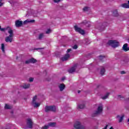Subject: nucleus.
Returning a JSON list of instances; mask_svg holds the SVG:
<instances>
[{
  "instance_id": "1",
  "label": "nucleus",
  "mask_w": 129,
  "mask_h": 129,
  "mask_svg": "<svg viewBox=\"0 0 129 129\" xmlns=\"http://www.w3.org/2000/svg\"><path fill=\"white\" fill-rule=\"evenodd\" d=\"M29 23H35V20L27 19L23 22L22 21H21V20H17L15 21V26L16 28H20L23 26V25H27V24H29Z\"/></svg>"
},
{
  "instance_id": "2",
  "label": "nucleus",
  "mask_w": 129,
  "mask_h": 129,
  "mask_svg": "<svg viewBox=\"0 0 129 129\" xmlns=\"http://www.w3.org/2000/svg\"><path fill=\"white\" fill-rule=\"evenodd\" d=\"M8 33L10 35L5 38V41L7 43H9V42L12 43L14 37V31L12 29H9L8 30Z\"/></svg>"
},
{
  "instance_id": "3",
  "label": "nucleus",
  "mask_w": 129,
  "mask_h": 129,
  "mask_svg": "<svg viewBox=\"0 0 129 129\" xmlns=\"http://www.w3.org/2000/svg\"><path fill=\"white\" fill-rule=\"evenodd\" d=\"M103 110V107L102 105H101L98 107L97 110L95 111V112L92 114V116L93 117L95 116H98V115L101 114L102 113V111Z\"/></svg>"
},
{
  "instance_id": "4",
  "label": "nucleus",
  "mask_w": 129,
  "mask_h": 129,
  "mask_svg": "<svg viewBox=\"0 0 129 129\" xmlns=\"http://www.w3.org/2000/svg\"><path fill=\"white\" fill-rule=\"evenodd\" d=\"M31 104L34 107L36 108H37V107H39V106L41 105V103H39V99L37 97L33 98Z\"/></svg>"
},
{
  "instance_id": "5",
  "label": "nucleus",
  "mask_w": 129,
  "mask_h": 129,
  "mask_svg": "<svg viewBox=\"0 0 129 129\" xmlns=\"http://www.w3.org/2000/svg\"><path fill=\"white\" fill-rule=\"evenodd\" d=\"M107 44L109 46H111L112 48H116L119 46V43L116 40H109Z\"/></svg>"
},
{
  "instance_id": "6",
  "label": "nucleus",
  "mask_w": 129,
  "mask_h": 129,
  "mask_svg": "<svg viewBox=\"0 0 129 129\" xmlns=\"http://www.w3.org/2000/svg\"><path fill=\"white\" fill-rule=\"evenodd\" d=\"M45 111V112H49V111L55 112L56 111V107L55 106H46Z\"/></svg>"
},
{
  "instance_id": "7",
  "label": "nucleus",
  "mask_w": 129,
  "mask_h": 129,
  "mask_svg": "<svg viewBox=\"0 0 129 129\" xmlns=\"http://www.w3.org/2000/svg\"><path fill=\"white\" fill-rule=\"evenodd\" d=\"M34 124V123L33 122V120H32V119L29 118L27 119L26 120V127L27 128H33V125Z\"/></svg>"
},
{
  "instance_id": "8",
  "label": "nucleus",
  "mask_w": 129,
  "mask_h": 129,
  "mask_svg": "<svg viewBox=\"0 0 129 129\" xmlns=\"http://www.w3.org/2000/svg\"><path fill=\"white\" fill-rule=\"evenodd\" d=\"M74 29L76 32L79 33V34H81V35H84V34H85L84 30L82 29L81 28L78 27L77 25L74 26Z\"/></svg>"
},
{
  "instance_id": "9",
  "label": "nucleus",
  "mask_w": 129,
  "mask_h": 129,
  "mask_svg": "<svg viewBox=\"0 0 129 129\" xmlns=\"http://www.w3.org/2000/svg\"><path fill=\"white\" fill-rule=\"evenodd\" d=\"M77 69V64H74L71 69L68 70V72L70 73H73L75 72V71Z\"/></svg>"
},
{
  "instance_id": "10",
  "label": "nucleus",
  "mask_w": 129,
  "mask_h": 129,
  "mask_svg": "<svg viewBox=\"0 0 129 129\" xmlns=\"http://www.w3.org/2000/svg\"><path fill=\"white\" fill-rule=\"evenodd\" d=\"M69 58H70V54L67 53L63 57L60 58V60L64 62V61H67Z\"/></svg>"
},
{
  "instance_id": "11",
  "label": "nucleus",
  "mask_w": 129,
  "mask_h": 129,
  "mask_svg": "<svg viewBox=\"0 0 129 129\" xmlns=\"http://www.w3.org/2000/svg\"><path fill=\"white\" fill-rule=\"evenodd\" d=\"M82 125V124H81V123L79 121H76L74 125V126L75 127V128L76 129H80V127H81V126Z\"/></svg>"
},
{
  "instance_id": "12",
  "label": "nucleus",
  "mask_w": 129,
  "mask_h": 129,
  "mask_svg": "<svg viewBox=\"0 0 129 129\" xmlns=\"http://www.w3.org/2000/svg\"><path fill=\"white\" fill-rule=\"evenodd\" d=\"M107 23L104 22L101 25V27L100 28H98V29L100 31H103L105 27H107Z\"/></svg>"
},
{
  "instance_id": "13",
  "label": "nucleus",
  "mask_w": 129,
  "mask_h": 129,
  "mask_svg": "<svg viewBox=\"0 0 129 129\" xmlns=\"http://www.w3.org/2000/svg\"><path fill=\"white\" fill-rule=\"evenodd\" d=\"M100 68H101V70H100V73L101 75H102V76H103V75H104V74L105 73V67L102 66H101Z\"/></svg>"
},
{
  "instance_id": "14",
  "label": "nucleus",
  "mask_w": 129,
  "mask_h": 129,
  "mask_svg": "<svg viewBox=\"0 0 129 129\" xmlns=\"http://www.w3.org/2000/svg\"><path fill=\"white\" fill-rule=\"evenodd\" d=\"M66 87V86H65V85L64 84H60L59 86H58V88H59V90L60 91H63V90H64V89H65V88Z\"/></svg>"
},
{
  "instance_id": "15",
  "label": "nucleus",
  "mask_w": 129,
  "mask_h": 129,
  "mask_svg": "<svg viewBox=\"0 0 129 129\" xmlns=\"http://www.w3.org/2000/svg\"><path fill=\"white\" fill-rule=\"evenodd\" d=\"M122 50L124 51V52H127L129 51V47H127V44L125 43L123 45Z\"/></svg>"
},
{
  "instance_id": "16",
  "label": "nucleus",
  "mask_w": 129,
  "mask_h": 129,
  "mask_svg": "<svg viewBox=\"0 0 129 129\" xmlns=\"http://www.w3.org/2000/svg\"><path fill=\"white\" fill-rule=\"evenodd\" d=\"M121 7L124 9H129V1H128V4L124 3L121 5Z\"/></svg>"
},
{
  "instance_id": "17",
  "label": "nucleus",
  "mask_w": 129,
  "mask_h": 129,
  "mask_svg": "<svg viewBox=\"0 0 129 129\" xmlns=\"http://www.w3.org/2000/svg\"><path fill=\"white\" fill-rule=\"evenodd\" d=\"M48 127L51 126L52 127H55V126H56V122H49L48 124Z\"/></svg>"
},
{
  "instance_id": "18",
  "label": "nucleus",
  "mask_w": 129,
  "mask_h": 129,
  "mask_svg": "<svg viewBox=\"0 0 129 129\" xmlns=\"http://www.w3.org/2000/svg\"><path fill=\"white\" fill-rule=\"evenodd\" d=\"M85 107V105L82 104H78V109H83Z\"/></svg>"
},
{
  "instance_id": "19",
  "label": "nucleus",
  "mask_w": 129,
  "mask_h": 129,
  "mask_svg": "<svg viewBox=\"0 0 129 129\" xmlns=\"http://www.w3.org/2000/svg\"><path fill=\"white\" fill-rule=\"evenodd\" d=\"M30 60V63H32V64H34L35 63H37V59L34 58H31L29 59Z\"/></svg>"
},
{
  "instance_id": "20",
  "label": "nucleus",
  "mask_w": 129,
  "mask_h": 129,
  "mask_svg": "<svg viewBox=\"0 0 129 129\" xmlns=\"http://www.w3.org/2000/svg\"><path fill=\"white\" fill-rule=\"evenodd\" d=\"M113 17H118V13L117 12V10H114L113 12Z\"/></svg>"
},
{
  "instance_id": "21",
  "label": "nucleus",
  "mask_w": 129,
  "mask_h": 129,
  "mask_svg": "<svg viewBox=\"0 0 129 129\" xmlns=\"http://www.w3.org/2000/svg\"><path fill=\"white\" fill-rule=\"evenodd\" d=\"M1 50H2V51L4 53H6V50H5V44L2 43L1 44Z\"/></svg>"
},
{
  "instance_id": "22",
  "label": "nucleus",
  "mask_w": 129,
  "mask_h": 129,
  "mask_svg": "<svg viewBox=\"0 0 129 129\" xmlns=\"http://www.w3.org/2000/svg\"><path fill=\"white\" fill-rule=\"evenodd\" d=\"M5 109H12V106L9 105L8 104H5Z\"/></svg>"
},
{
  "instance_id": "23",
  "label": "nucleus",
  "mask_w": 129,
  "mask_h": 129,
  "mask_svg": "<svg viewBox=\"0 0 129 129\" xmlns=\"http://www.w3.org/2000/svg\"><path fill=\"white\" fill-rule=\"evenodd\" d=\"M44 37V33H40L38 36V40H42Z\"/></svg>"
},
{
  "instance_id": "24",
  "label": "nucleus",
  "mask_w": 129,
  "mask_h": 129,
  "mask_svg": "<svg viewBox=\"0 0 129 129\" xmlns=\"http://www.w3.org/2000/svg\"><path fill=\"white\" fill-rule=\"evenodd\" d=\"M104 58H105V56L100 55L98 56V59L100 61H103Z\"/></svg>"
},
{
  "instance_id": "25",
  "label": "nucleus",
  "mask_w": 129,
  "mask_h": 129,
  "mask_svg": "<svg viewBox=\"0 0 129 129\" xmlns=\"http://www.w3.org/2000/svg\"><path fill=\"white\" fill-rule=\"evenodd\" d=\"M22 87L23 88H24V89H27L30 87V84H25Z\"/></svg>"
},
{
  "instance_id": "26",
  "label": "nucleus",
  "mask_w": 129,
  "mask_h": 129,
  "mask_svg": "<svg viewBox=\"0 0 129 129\" xmlns=\"http://www.w3.org/2000/svg\"><path fill=\"white\" fill-rule=\"evenodd\" d=\"M89 8L87 7H85L83 8V12H88V11L89 10Z\"/></svg>"
},
{
  "instance_id": "27",
  "label": "nucleus",
  "mask_w": 129,
  "mask_h": 129,
  "mask_svg": "<svg viewBox=\"0 0 129 129\" xmlns=\"http://www.w3.org/2000/svg\"><path fill=\"white\" fill-rule=\"evenodd\" d=\"M123 117H124V115H122L120 117L119 119V122H121L122 120H123Z\"/></svg>"
},
{
  "instance_id": "28",
  "label": "nucleus",
  "mask_w": 129,
  "mask_h": 129,
  "mask_svg": "<svg viewBox=\"0 0 129 129\" xmlns=\"http://www.w3.org/2000/svg\"><path fill=\"white\" fill-rule=\"evenodd\" d=\"M109 95H110V93L107 92L106 93V94L105 95V96L103 97H108V96H109Z\"/></svg>"
},
{
  "instance_id": "29",
  "label": "nucleus",
  "mask_w": 129,
  "mask_h": 129,
  "mask_svg": "<svg viewBox=\"0 0 129 129\" xmlns=\"http://www.w3.org/2000/svg\"><path fill=\"white\" fill-rule=\"evenodd\" d=\"M48 128H49V126H48V125H44V126H43V127H42V129H48Z\"/></svg>"
},
{
  "instance_id": "30",
  "label": "nucleus",
  "mask_w": 129,
  "mask_h": 129,
  "mask_svg": "<svg viewBox=\"0 0 129 129\" xmlns=\"http://www.w3.org/2000/svg\"><path fill=\"white\" fill-rule=\"evenodd\" d=\"M80 129H87V128L85 125H82Z\"/></svg>"
},
{
  "instance_id": "31",
  "label": "nucleus",
  "mask_w": 129,
  "mask_h": 129,
  "mask_svg": "<svg viewBox=\"0 0 129 129\" xmlns=\"http://www.w3.org/2000/svg\"><path fill=\"white\" fill-rule=\"evenodd\" d=\"M0 31H1V32H5L6 28H2V26H0Z\"/></svg>"
},
{
  "instance_id": "32",
  "label": "nucleus",
  "mask_w": 129,
  "mask_h": 129,
  "mask_svg": "<svg viewBox=\"0 0 129 129\" xmlns=\"http://www.w3.org/2000/svg\"><path fill=\"white\" fill-rule=\"evenodd\" d=\"M29 81V82H33V81H34V78H30Z\"/></svg>"
},
{
  "instance_id": "33",
  "label": "nucleus",
  "mask_w": 129,
  "mask_h": 129,
  "mask_svg": "<svg viewBox=\"0 0 129 129\" xmlns=\"http://www.w3.org/2000/svg\"><path fill=\"white\" fill-rule=\"evenodd\" d=\"M78 48V46L77 45H75L73 47V48H74L75 50H76Z\"/></svg>"
},
{
  "instance_id": "34",
  "label": "nucleus",
  "mask_w": 129,
  "mask_h": 129,
  "mask_svg": "<svg viewBox=\"0 0 129 129\" xmlns=\"http://www.w3.org/2000/svg\"><path fill=\"white\" fill-rule=\"evenodd\" d=\"M31 63V61L30 59H28L26 61H25V64H30Z\"/></svg>"
},
{
  "instance_id": "35",
  "label": "nucleus",
  "mask_w": 129,
  "mask_h": 129,
  "mask_svg": "<svg viewBox=\"0 0 129 129\" xmlns=\"http://www.w3.org/2000/svg\"><path fill=\"white\" fill-rule=\"evenodd\" d=\"M50 33H51V29H48L46 31V34H50Z\"/></svg>"
},
{
  "instance_id": "36",
  "label": "nucleus",
  "mask_w": 129,
  "mask_h": 129,
  "mask_svg": "<svg viewBox=\"0 0 129 129\" xmlns=\"http://www.w3.org/2000/svg\"><path fill=\"white\" fill-rule=\"evenodd\" d=\"M71 51H72V49L71 48L68 49L67 51V53H70V52H71Z\"/></svg>"
},
{
  "instance_id": "37",
  "label": "nucleus",
  "mask_w": 129,
  "mask_h": 129,
  "mask_svg": "<svg viewBox=\"0 0 129 129\" xmlns=\"http://www.w3.org/2000/svg\"><path fill=\"white\" fill-rule=\"evenodd\" d=\"M3 2V0H0V7H2L3 5H4V3H2Z\"/></svg>"
},
{
  "instance_id": "38",
  "label": "nucleus",
  "mask_w": 129,
  "mask_h": 129,
  "mask_svg": "<svg viewBox=\"0 0 129 129\" xmlns=\"http://www.w3.org/2000/svg\"><path fill=\"white\" fill-rule=\"evenodd\" d=\"M42 49H44V48H34V50H42Z\"/></svg>"
},
{
  "instance_id": "39",
  "label": "nucleus",
  "mask_w": 129,
  "mask_h": 129,
  "mask_svg": "<svg viewBox=\"0 0 129 129\" xmlns=\"http://www.w3.org/2000/svg\"><path fill=\"white\" fill-rule=\"evenodd\" d=\"M120 74H125V72H124V71H122L120 72Z\"/></svg>"
},
{
  "instance_id": "40",
  "label": "nucleus",
  "mask_w": 129,
  "mask_h": 129,
  "mask_svg": "<svg viewBox=\"0 0 129 129\" xmlns=\"http://www.w3.org/2000/svg\"><path fill=\"white\" fill-rule=\"evenodd\" d=\"M61 0H54V3H59Z\"/></svg>"
},
{
  "instance_id": "41",
  "label": "nucleus",
  "mask_w": 129,
  "mask_h": 129,
  "mask_svg": "<svg viewBox=\"0 0 129 129\" xmlns=\"http://www.w3.org/2000/svg\"><path fill=\"white\" fill-rule=\"evenodd\" d=\"M40 96H41V95L38 94V95L34 96V97H40Z\"/></svg>"
},
{
  "instance_id": "42",
  "label": "nucleus",
  "mask_w": 129,
  "mask_h": 129,
  "mask_svg": "<svg viewBox=\"0 0 129 129\" xmlns=\"http://www.w3.org/2000/svg\"><path fill=\"white\" fill-rule=\"evenodd\" d=\"M108 126V125H106V126H105V127H104V129H107V127Z\"/></svg>"
},
{
  "instance_id": "43",
  "label": "nucleus",
  "mask_w": 129,
  "mask_h": 129,
  "mask_svg": "<svg viewBox=\"0 0 129 129\" xmlns=\"http://www.w3.org/2000/svg\"><path fill=\"white\" fill-rule=\"evenodd\" d=\"M108 126V125H106V126H105V127H104V129H107V127Z\"/></svg>"
},
{
  "instance_id": "44",
  "label": "nucleus",
  "mask_w": 129,
  "mask_h": 129,
  "mask_svg": "<svg viewBox=\"0 0 129 129\" xmlns=\"http://www.w3.org/2000/svg\"><path fill=\"white\" fill-rule=\"evenodd\" d=\"M65 79V77H63L62 78H61V81H64Z\"/></svg>"
},
{
  "instance_id": "45",
  "label": "nucleus",
  "mask_w": 129,
  "mask_h": 129,
  "mask_svg": "<svg viewBox=\"0 0 129 129\" xmlns=\"http://www.w3.org/2000/svg\"><path fill=\"white\" fill-rule=\"evenodd\" d=\"M106 98H107V97H102V99H103V100L106 99Z\"/></svg>"
},
{
  "instance_id": "46",
  "label": "nucleus",
  "mask_w": 129,
  "mask_h": 129,
  "mask_svg": "<svg viewBox=\"0 0 129 129\" xmlns=\"http://www.w3.org/2000/svg\"><path fill=\"white\" fill-rule=\"evenodd\" d=\"M117 118H119V117H120V116L119 115H117L116 116Z\"/></svg>"
},
{
  "instance_id": "47",
  "label": "nucleus",
  "mask_w": 129,
  "mask_h": 129,
  "mask_svg": "<svg viewBox=\"0 0 129 129\" xmlns=\"http://www.w3.org/2000/svg\"><path fill=\"white\" fill-rule=\"evenodd\" d=\"M80 92H81V91H80V90L78 91V93H80Z\"/></svg>"
},
{
  "instance_id": "48",
  "label": "nucleus",
  "mask_w": 129,
  "mask_h": 129,
  "mask_svg": "<svg viewBox=\"0 0 129 129\" xmlns=\"http://www.w3.org/2000/svg\"><path fill=\"white\" fill-rule=\"evenodd\" d=\"M117 96H118V97H121V95H119Z\"/></svg>"
},
{
  "instance_id": "49",
  "label": "nucleus",
  "mask_w": 129,
  "mask_h": 129,
  "mask_svg": "<svg viewBox=\"0 0 129 129\" xmlns=\"http://www.w3.org/2000/svg\"><path fill=\"white\" fill-rule=\"evenodd\" d=\"M109 129H114L113 127L111 126Z\"/></svg>"
},
{
  "instance_id": "50",
  "label": "nucleus",
  "mask_w": 129,
  "mask_h": 129,
  "mask_svg": "<svg viewBox=\"0 0 129 129\" xmlns=\"http://www.w3.org/2000/svg\"><path fill=\"white\" fill-rule=\"evenodd\" d=\"M46 81H50V79L46 80Z\"/></svg>"
},
{
  "instance_id": "51",
  "label": "nucleus",
  "mask_w": 129,
  "mask_h": 129,
  "mask_svg": "<svg viewBox=\"0 0 129 129\" xmlns=\"http://www.w3.org/2000/svg\"><path fill=\"white\" fill-rule=\"evenodd\" d=\"M44 72L46 73V74H47V72L46 71H45Z\"/></svg>"
},
{
  "instance_id": "52",
  "label": "nucleus",
  "mask_w": 129,
  "mask_h": 129,
  "mask_svg": "<svg viewBox=\"0 0 129 129\" xmlns=\"http://www.w3.org/2000/svg\"><path fill=\"white\" fill-rule=\"evenodd\" d=\"M127 101H129V97L127 98Z\"/></svg>"
},
{
  "instance_id": "53",
  "label": "nucleus",
  "mask_w": 129,
  "mask_h": 129,
  "mask_svg": "<svg viewBox=\"0 0 129 129\" xmlns=\"http://www.w3.org/2000/svg\"><path fill=\"white\" fill-rule=\"evenodd\" d=\"M24 100H26V99H27V98H24Z\"/></svg>"
},
{
  "instance_id": "54",
  "label": "nucleus",
  "mask_w": 129,
  "mask_h": 129,
  "mask_svg": "<svg viewBox=\"0 0 129 129\" xmlns=\"http://www.w3.org/2000/svg\"><path fill=\"white\" fill-rule=\"evenodd\" d=\"M118 100H120V99H118Z\"/></svg>"
},
{
  "instance_id": "55",
  "label": "nucleus",
  "mask_w": 129,
  "mask_h": 129,
  "mask_svg": "<svg viewBox=\"0 0 129 129\" xmlns=\"http://www.w3.org/2000/svg\"><path fill=\"white\" fill-rule=\"evenodd\" d=\"M83 24H84V22H83Z\"/></svg>"
},
{
  "instance_id": "56",
  "label": "nucleus",
  "mask_w": 129,
  "mask_h": 129,
  "mask_svg": "<svg viewBox=\"0 0 129 129\" xmlns=\"http://www.w3.org/2000/svg\"><path fill=\"white\" fill-rule=\"evenodd\" d=\"M17 59H18V56L17 57Z\"/></svg>"
},
{
  "instance_id": "57",
  "label": "nucleus",
  "mask_w": 129,
  "mask_h": 129,
  "mask_svg": "<svg viewBox=\"0 0 129 129\" xmlns=\"http://www.w3.org/2000/svg\"><path fill=\"white\" fill-rule=\"evenodd\" d=\"M121 98H123V97H121Z\"/></svg>"
},
{
  "instance_id": "58",
  "label": "nucleus",
  "mask_w": 129,
  "mask_h": 129,
  "mask_svg": "<svg viewBox=\"0 0 129 129\" xmlns=\"http://www.w3.org/2000/svg\"><path fill=\"white\" fill-rule=\"evenodd\" d=\"M99 86H98L97 87H98Z\"/></svg>"
},
{
  "instance_id": "59",
  "label": "nucleus",
  "mask_w": 129,
  "mask_h": 129,
  "mask_svg": "<svg viewBox=\"0 0 129 129\" xmlns=\"http://www.w3.org/2000/svg\"><path fill=\"white\" fill-rule=\"evenodd\" d=\"M88 44H89V43H88Z\"/></svg>"
}]
</instances>
